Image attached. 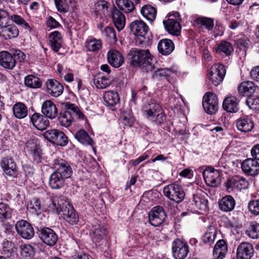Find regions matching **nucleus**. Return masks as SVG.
Masks as SVG:
<instances>
[{"label":"nucleus","mask_w":259,"mask_h":259,"mask_svg":"<svg viewBox=\"0 0 259 259\" xmlns=\"http://www.w3.org/2000/svg\"><path fill=\"white\" fill-rule=\"evenodd\" d=\"M242 170L251 176L256 175L259 173V163L254 158H247L241 163Z\"/></svg>","instance_id":"nucleus-20"},{"label":"nucleus","mask_w":259,"mask_h":259,"mask_svg":"<svg viewBox=\"0 0 259 259\" xmlns=\"http://www.w3.org/2000/svg\"><path fill=\"white\" fill-rule=\"evenodd\" d=\"M120 121L124 125L131 127L134 121V118L130 113L123 114L121 117Z\"/></svg>","instance_id":"nucleus-63"},{"label":"nucleus","mask_w":259,"mask_h":259,"mask_svg":"<svg viewBox=\"0 0 259 259\" xmlns=\"http://www.w3.org/2000/svg\"><path fill=\"white\" fill-rule=\"evenodd\" d=\"M52 166L56 169L57 174H59L65 179L69 178L72 174V169L65 160L61 158H56L52 161Z\"/></svg>","instance_id":"nucleus-7"},{"label":"nucleus","mask_w":259,"mask_h":259,"mask_svg":"<svg viewBox=\"0 0 259 259\" xmlns=\"http://www.w3.org/2000/svg\"><path fill=\"white\" fill-rule=\"evenodd\" d=\"M49 39L51 48L55 52H58L63 42L61 33L58 31H53L49 34Z\"/></svg>","instance_id":"nucleus-34"},{"label":"nucleus","mask_w":259,"mask_h":259,"mask_svg":"<svg viewBox=\"0 0 259 259\" xmlns=\"http://www.w3.org/2000/svg\"><path fill=\"white\" fill-rule=\"evenodd\" d=\"M75 139L80 143L85 145H93V140L88 133L84 130H80L75 135Z\"/></svg>","instance_id":"nucleus-43"},{"label":"nucleus","mask_w":259,"mask_h":259,"mask_svg":"<svg viewBox=\"0 0 259 259\" xmlns=\"http://www.w3.org/2000/svg\"><path fill=\"white\" fill-rule=\"evenodd\" d=\"M85 47L89 51L96 52L102 48V44L100 39L89 37L86 40Z\"/></svg>","instance_id":"nucleus-47"},{"label":"nucleus","mask_w":259,"mask_h":259,"mask_svg":"<svg viewBox=\"0 0 259 259\" xmlns=\"http://www.w3.org/2000/svg\"><path fill=\"white\" fill-rule=\"evenodd\" d=\"M164 195L176 203L181 202L185 197V193L182 187L176 183H171L164 187Z\"/></svg>","instance_id":"nucleus-5"},{"label":"nucleus","mask_w":259,"mask_h":259,"mask_svg":"<svg viewBox=\"0 0 259 259\" xmlns=\"http://www.w3.org/2000/svg\"><path fill=\"white\" fill-rule=\"evenodd\" d=\"M57 10L61 13H66L68 10V5L66 0H54Z\"/></svg>","instance_id":"nucleus-61"},{"label":"nucleus","mask_w":259,"mask_h":259,"mask_svg":"<svg viewBox=\"0 0 259 259\" xmlns=\"http://www.w3.org/2000/svg\"><path fill=\"white\" fill-rule=\"evenodd\" d=\"M238 90L241 96H249L254 93L256 87L253 82L246 81L239 84Z\"/></svg>","instance_id":"nucleus-36"},{"label":"nucleus","mask_w":259,"mask_h":259,"mask_svg":"<svg viewBox=\"0 0 259 259\" xmlns=\"http://www.w3.org/2000/svg\"><path fill=\"white\" fill-rule=\"evenodd\" d=\"M235 204V199L230 195L224 196L219 202L220 209L226 212L232 210L234 208Z\"/></svg>","instance_id":"nucleus-35"},{"label":"nucleus","mask_w":259,"mask_h":259,"mask_svg":"<svg viewBox=\"0 0 259 259\" xmlns=\"http://www.w3.org/2000/svg\"><path fill=\"white\" fill-rule=\"evenodd\" d=\"M172 254L176 259H184L189 253V246L186 242L176 239L172 242Z\"/></svg>","instance_id":"nucleus-11"},{"label":"nucleus","mask_w":259,"mask_h":259,"mask_svg":"<svg viewBox=\"0 0 259 259\" xmlns=\"http://www.w3.org/2000/svg\"><path fill=\"white\" fill-rule=\"evenodd\" d=\"M129 56L130 64L133 66L142 67L147 72L154 67L155 59L148 50L134 49L130 51Z\"/></svg>","instance_id":"nucleus-2"},{"label":"nucleus","mask_w":259,"mask_h":259,"mask_svg":"<svg viewBox=\"0 0 259 259\" xmlns=\"http://www.w3.org/2000/svg\"><path fill=\"white\" fill-rule=\"evenodd\" d=\"M130 27L131 31L135 35L144 39L145 38V36L149 30L148 25L141 20L134 21L131 23Z\"/></svg>","instance_id":"nucleus-17"},{"label":"nucleus","mask_w":259,"mask_h":259,"mask_svg":"<svg viewBox=\"0 0 259 259\" xmlns=\"http://www.w3.org/2000/svg\"><path fill=\"white\" fill-rule=\"evenodd\" d=\"M239 100L235 96L226 97L223 103V107L228 112L236 113L239 110Z\"/></svg>","instance_id":"nucleus-30"},{"label":"nucleus","mask_w":259,"mask_h":259,"mask_svg":"<svg viewBox=\"0 0 259 259\" xmlns=\"http://www.w3.org/2000/svg\"><path fill=\"white\" fill-rule=\"evenodd\" d=\"M246 104L248 107L254 110L259 109V97H249L246 100Z\"/></svg>","instance_id":"nucleus-60"},{"label":"nucleus","mask_w":259,"mask_h":259,"mask_svg":"<svg viewBox=\"0 0 259 259\" xmlns=\"http://www.w3.org/2000/svg\"><path fill=\"white\" fill-rule=\"evenodd\" d=\"M166 214L163 208L160 206H155L149 213V221L151 225L157 227L164 221Z\"/></svg>","instance_id":"nucleus-13"},{"label":"nucleus","mask_w":259,"mask_h":259,"mask_svg":"<svg viewBox=\"0 0 259 259\" xmlns=\"http://www.w3.org/2000/svg\"><path fill=\"white\" fill-rule=\"evenodd\" d=\"M19 34L18 28L13 25L8 24L0 29V36L6 40L16 37Z\"/></svg>","instance_id":"nucleus-32"},{"label":"nucleus","mask_w":259,"mask_h":259,"mask_svg":"<svg viewBox=\"0 0 259 259\" xmlns=\"http://www.w3.org/2000/svg\"><path fill=\"white\" fill-rule=\"evenodd\" d=\"M108 5L107 2L100 0L95 3V11L98 14L106 16L108 13Z\"/></svg>","instance_id":"nucleus-54"},{"label":"nucleus","mask_w":259,"mask_h":259,"mask_svg":"<svg viewBox=\"0 0 259 259\" xmlns=\"http://www.w3.org/2000/svg\"><path fill=\"white\" fill-rule=\"evenodd\" d=\"M142 15L146 19L153 22L156 18V10L150 5H145L141 9Z\"/></svg>","instance_id":"nucleus-45"},{"label":"nucleus","mask_w":259,"mask_h":259,"mask_svg":"<svg viewBox=\"0 0 259 259\" xmlns=\"http://www.w3.org/2000/svg\"><path fill=\"white\" fill-rule=\"evenodd\" d=\"M111 16L116 29L120 31L124 27L125 18L124 14L116 8H113L111 11Z\"/></svg>","instance_id":"nucleus-27"},{"label":"nucleus","mask_w":259,"mask_h":259,"mask_svg":"<svg viewBox=\"0 0 259 259\" xmlns=\"http://www.w3.org/2000/svg\"><path fill=\"white\" fill-rule=\"evenodd\" d=\"M253 248L248 242H242L237 247V259H250L252 256Z\"/></svg>","instance_id":"nucleus-25"},{"label":"nucleus","mask_w":259,"mask_h":259,"mask_svg":"<svg viewBox=\"0 0 259 259\" xmlns=\"http://www.w3.org/2000/svg\"><path fill=\"white\" fill-rule=\"evenodd\" d=\"M42 114L50 119H55L58 115V111L55 103L51 100L44 101L41 105Z\"/></svg>","instance_id":"nucleus-19"},{"label":"nucleus","mask_w":259,"mask_h":259,"mask_svg":"<svg viewBox=\"0 0 259 259\" xmlns=\"http://www.w3.org/2000/svg\"><path fill=\"white\" fill-rule=\"evenodd\" d=\"M197 24L200 25L202 29L211 30L213 27V21L212 19L207 17H200L196 20Z\"/></svg>","instance_id":"nucleus-53"},{"label":"nucleus","mask_w":259,"mask_h":259,"mask_svg":"<svg viewBox=\"0 0 259 259\" xmlns=\"http://www.w3.org/2000/svg\"><path fill=\"white\" fill-rule=\"evenodd\" d=\"M30 121L33 125L40 131L46 130L50 125V121L48 118L38 113H33L30 117Z\"/></svg>","instance_id":"nucleus-22"},{"label":"nucleus","mask_w":259,"mask_h":259,"mask_svg":"<svg viewBox=\"0 0 259 259\" xmlns=\"http://www.w3.org/2000/svg\"><path fill=\"white\" fill-rule=\"evenodd\" d=\"M202 106L206 112L215 114L218 110V99L214 93L207 92L203 97Z\"/></svg>","instance_id":"nucleus-8"},{"label":"nucleus","mask_w":259,"mask_h":259,"mask_svg":"<svg viewBox=\"0 0 259 259\" xmlns=\"http://www.w3.org/2000/svg\"><path fill=\"white\" fill-rule=\"evenodd\" d=\"M103 33L110 39L111 42H114L116 41L117 38L113 28L109 26L106 27L103 31Z\"/></svg>","instance_id":"nucleus-62"},{"label":"nucleus","mask_w":259,"mask_h":259,"mask_svg":"<svg viewBox=\"0 0 259 259\" xmlns=\"http://www.w3.org/2000/svg\"><path fill=\"white\" fill-rule=\"evenodd\" d=\"M35 253L34 247L30 244L21 246V255L25 259H33Z\"/></svg>","instance_id":"nucleus-51"},{"label":"nucleus","mask_w":259,"mask_h":259,"mask_svg":"<svg viewBox=\"0 0 259 259\" xmlns=\"http://www.w3.org/2000/svg\"><path fill=\"white\" fill-rule=\"evenodd\" d=\"M46 86L48 93L54 97L61 95L64 91L63 86L56 80L49 79L46 82Z\"/></svg>","instance_id":"nucleus-28"},{"label":"nucleus","mask_w":259,"mask_h":259,"mask_svg":"<svg viewBox=\"0 0 259 259\" xmlns=\"http://www.w3.org/2000/svg\"><path fill=\"white\" fill-rule=\"evenodd\" d=\"M39 232V237L44 243L51 246L56 244L58 237L53 229L50 228H43Z\"/></svg>","instance_id":"nucleus-16"},{"label":"nucleus","mask_w":259,"mask_h":259,"mask_svg":"<svg viewBox=\"0 0 259 259\" xmlns=\"http://www.w3.org/2000/svg\"><path fill=\"white\" fill-rule=\"evenodd\" d=\"M158 52L163 55L170 54L175 49L174 42L170 39L165 38L160 40L157 45Z\"/></svg>","instance_id":"nucleus-33"},{"label":"nucleus","mask_w":259,"mask_h":259,"mask_svg":"<svg viewBox=\"0 0 259 259\" xmlns=\"http://www.w3.org/2000/svg\"><path fill=\"white\" fill-rule=\"evenodd\" d=\"M163 23L166 30L170 34L179 35L181 32V26L180 22L174 18H169L166 21L163 20Z\"/></svg>","instance_id":"nucleus-31"},{"label":"nucleus","mask_w":259,"mask_h":259,"mask_svg":"<svg viewBox=\"0 0 259 259\" xmlns=\"http://www.w3.org/2000/svg\"><path fill=\"white\" fill-rule=\"evenodd\" d=\"M116 3L119 10L125 13L132 12L135 9L134 4L131 0H116Z\"/></svg>","instance_id":"nucleus-50"},{"label":"nucleus","mask_w":259,"mask_h":259,"mask_svg":"<svg viewBox=\"0 0 259 259\" xmlns=\"http://www.w3.org/2000/svg\"><path fill=\"white\" fill-rule=\"evenodd\" d=\"M227 251V247L225 240H219L214 247L213 256L215 259H222Z\"/></svg>","instance_id":"nucleus-38"},{"label":"nucleus","mask_w":259,"mask_h":259,"mask_svg":"<svg viewBox=\"0 0 259 259\" xmlns=\"http://www.w3.org/2000/svg\"><path fill=\"white\" fill-rule=\"evenodd\" d=\"M142 110L146 117L152 122L160 124L166 120L161 106L156 101L150 100L145 103L143 106Z\"/></svg>","instance_id":"nucleus-3"},{"label":"nucleus","mask_w":259,"mask_h":259,"mask_svg":"<svg viewBox=\"0 0 259 259\" xmlns=\"http://www.w3.org/2000/svg\"><path fill=\"white\" fill-rule=\"evenodd\" d=\"M13 112L14 116L19 119L24 118L28 114L27 106L22 102L15 104L13 107Z\"/></svg>","instance_id":"nucleus-40"},{"label":"nucleus","mask_w":259,"mask_h":259,"mask_svg":"<svg viewBox=\"0 0 259 259\" xmlns=\"http://www.w3.org/2000/svg\"><path fill=\"white\" fill-rule=\"evenodd\" d=\"M106 234V229L101 225L99 221L95 220L90 230V234L92 239L94 241L99 242Z\"/></svg>","instance_id":"nucleus-18"},{"label":"nucleus","mask_w":259,"mask_h":259,"mask_svg":"<svg viewBox=\"0 0 259 259\" xmlns=\"http://www.w3.org/2000/svg\"><path fill=\"white\" fill-rule=\"evenodd\" d=\"M249 212L254 215H259V199L250 200L247 205Z\"/></svg>","instance_id":"nucleus-57"},{"label":"nucleus","mask_w":259,"mask_h":259,"mask_svg":"<svg viewBox=\"0 0 259 259\" xmlns=\"http://www.w3.org/2000/svg\"><path fill=\"white\" fill-rule=\"evenodd\" d=\"M66 180L54 171L50 176L49 184L53 189H59L64 186Z\"/></svg>","instance_id":"nucleus-37"},{"label":"nucleus","mask_w":259,"mask_h":259,"mask_svg":"<svg viewBox=\"0 0 259 259\" xmlns=\"http://www.w3.org/2000/svg\"><path fill=\"white\" fill-rule=\"evenodd\" d=\"M9 19V13L5 10L0 9V28L8 24Z\"/></svg>","instance_id":"nucleus-64"},{"label":"nucleus","mask_w":259,"mask_h":259,"mask_svg":"<svg viewBox=\"0 0 259 259\" xmlns=\"http://www.w3.org/2000/svg\"><path fill=\"white\" fill-rule=\"evenodd\" d=\"M203 176L208 186L217 187L221 183L220 172L219 170L208 167L204 170Z\"/></svg>","instance_id":"nucleus-10"},{"label":"nucleus","mask_w":259,"mask_h":259,"mask_svg":"<svg viewBox=\"0 0 259 259\" xmlns=\"http://www.w3.org/2000/svg\"><path fill=\"white\" fill-rule=\"evenodd\" d=\"M113 78L110 75H105L99 72L96 74L93 82L96 87L99 89H104L109 87L112 83Z\"/></svg>","instance_id":"nucleus-24"},{"label":"nucleus","mask_w":259,"mask_h":259,"mask_svg":"<svg viewBox=\"0 0 259 259\" xmlns=\"http://www.w3.org/2000/svg\"><path fill=\"white\" fill-rule=\"evenodd\" d=\"M16 61L13 56L7 51L0 52V65L3 68L12 70L16 66Z\"/></svg>","instance_id":"nucleus-26"},{"label":"nucleus","mask_w":259,"mask_h":259,"mask_svg":"<svg viewBox=\"0 0 259 259\" xmlns=\"http://www.w3.org/2000/svg\"><path fill=\"white\" fill-rule=\"evenodd\" d=\"M48 211L60 214L62 218L71 225L77 223L79 217L73 207L63 196H53L48 204Z\"/></svg>","instance_id":"nucleus-1"},{"label":"nucleus","mask_w":259,"mask_h":259,"mask_svg":"<svg viewBox=\"0 0 259 259\" xmlns=\"http://www.w3.org/2000/svg\"><path fill=\"white\" fill-rule=\"evenodd\" d=\"M225 74V66L221 64L213 65L208 71L209 79L215 85H217L223 81Z\"/></svg>","instance_id":"nucleus-9"},{"label":"nucleus","mask_w":259,"mask_h":259,"mask_svg":"<svg viewBox=\"0 0 259 259\" xmlns=\"http://www.w3.org/2000/svg\"><path fill=\"white\" fill-rule=\"evenodd\" d=\"M249 183L244 178L239 176H236L228 180L226 183V189L230 192L234 189L238 190L246 189L248 188Z\"/></svg>","instance_id":"nucleus-15"},{"label":"nucleus","mask_w":259,"mask_h":259,"mask_svg":"<svg viewBox=\"0 0 259 259\" xmlns=\"http://www.w3.org/2000/svg\"><path fill=\"white\" fill-rule=\"evenodd\" d=\"M33 160L36 163L44 164L46 162V158L43 156L40 149L31 153Z\"/></svg>","instance_id":"nucleus-59"},{"label":"nucleus","mask_w":259,"mask_h":259,"mask_svg":"<svg viewBox=\"0 0 259 259\" xmlns=\"http://www.w3.org/2000/svg\"><path fill=\"white\" fill-rule=\"evenodd\" d=\"M39 148L37 139L36 138H30L26 143L25 149L29 154Z\"/></svg>","instance_id":"nucleus-56"},{"label":"nucleus","mask_w":259,"mask_h":259,"mask_svg":"<svg viewBox=\"0 0 259 259\" xmlns=\"http://www.w3.org/2000/svg\"><path fill=\"white\" fill-rule=\"evenodd\" d=\"M0 165L6 175L12 177L17 176L18 174L17 166L12 158L9 157L4 158L1 161Z\"/></svg>","instance_id":"nucleus-21"},{"label":"nucleus","mask_w":259,"mask_h":259,"mask_svg":"<svg viewBox=\"0 0 259 259\" xmlns=\"http://www.w3.org/2000/svg\"><path fill=\"white\" fill-rule=\"evenodd\" d=\"M245 233L252 239L259 238V224L255 222H250L245 231Z\"/></svg>","instance_id":"nucleus-48"},{"label":"nucleus","mask_w":259,"mask_h":259,"mask_svg":"<svg viewBox=\"0 0 259 259\" xmlns=\"http://www.w3.org/2000/svg\"><path fill=\"white\" fill-rule=\"evenodd\" d=\"M208 200L204 193H196L193 195L192 205L195 210L198 213L203 214L208 208Z\"/></svg>","instance_id":"nucleus-12"},{"label":"nucleus","mask_w":259,"mask_h":259,"mask_svg":"<svg viewBox=\"0 0 259 259\" xmlns=\"http://www.w3.org/2000/svg\"><path fill=\"white\" fill-rule=\"evenodd\" d=\"M43 136L48 141L53 144L64 146L68 143V138L65 134L58 129H51L45 131Z\"/></svg>","instance_id":"nucleus-6"},{"label":"nucleus","mask_w":259,"mask_h":259,"mask_svg":"<svg viewBox=\"0 0 259 259\" xmlns=\"http://www.w3.org/2000/svg\"><path fill=\"white\" fill-rule=\"evenodd\" d=\"M153 65V68L149 71L153 72L152 77L153 79H158L162 77L168 79V77L171 76L172 74L176 73V71L174 69L158 67L155 59H154Z\"/></svg>","instance_id":"nucleus-23"},{"label":"nucleus","mask_w":259,"mask_h":259,"mask_svg":"<svg viewBox=\"0 0 259 259\" xmlns=\"http://www.w3.org/2000/svg\"><path fill=\"white\" fill-rule=\"evenodd\" d=\"M217 233V230L213 226L208 227L206 232L202 237L203 242L209 244L213 243Z\"/></svg>","instance_id":"nucleus-49"},{"label":"nucleus","mask_w":259,"mask_h":259,"mask_svg":"<svg viewBox=\"0 0 259 259\" xmlns=\"http://www.w3.org/2000/svg\"><path fill=\"white\" fill-rule=\"evenodd\" d=\"M108 63L113 67L118 68L124 63L123 56L115 50H110L107 53Z\"/></svg>","instance_id":"nucleus-29"},{"label":"nucleus","mask_w":259,"mask_h":259,"mask_svg":"<svg viewBox=\"0 0 259 259\" xmlns=\"http://www.w3.org/2000/svg\"><path fill=\"white\" fill-rule=\"evenodd\" d=\"M12 22L17 25L18 26L21 27L22 28L27 29L29 31L32 30L31 27L30 25L25 21L23 16L17 14H13L10 15V19Z\"/></svg>","instance_id":"nucleus-42"},{"label":"nucleus","mask_w":259,"mask_h":259,"mask_svg":"<svg viewBox=\"0 0 259 259\" xmlns=\"http://www.w3.org/2000/svg\"><path fill=\"white\" fill-rule=\"evenodd\" d=\"M15 228L17 233L24 239H30L34 236V229L26 221L21 220L17 222Z\"/></svg>","instance_id":"nucleus-14"},{"label":"nucleus","mask_w":259,"mask_h":259,"mask_svg":"<svg viewBox=\"0 0 259 259\" xmlns=\"http://www.w3.org/2000/svg\"><path fill=\"white\" fill-rule=\"evenodd\" d=\"M215 51L219 53H223L228 56H230L233 51L232 45L229 42L222 41L218 44L215 47Z\"/></svg>","instance_id":"nucleus-46"},{"label":"nucleus","mask_w":259,"mask_h":259,"mask_svg":"<svg viewBox=\"0 0 259 259\" xmlns=\"http://www.w3.org/2000/svg\"><path fill=\"white\" fill-rule=\"evenodd\" d=\"M14 252V245L11 242L5 241L3 242L2 253L7 257H10Z\"/></svg>","instance_id":"nucleus-58"},{"label":"nucleus","mask_w":259,"mask_h":259,"mask_svg":"<svg viewBox=\"0 0 259 259\" xmlns=\"http://www.w3.org/2000/svg\"><path fill=\"white\" fill-rule=\"evenodd\" d=\"M13 209L7 204L0 203V221L8 220L11 218Z\"/></svg>","instance_id":"nucleus-52"},{"label":"nucleus","mask_w":259,"mask_h":259,"mask_svg":"<svg viewBox=\"0 0 259 259\" xmlns=\"http://www.w3.org/2000/svg\"><path fill=\"white\" fill-rule=\"evenodd\" d=\"M65 107L67 110L61 112L58 115V120L60 125L65 127L70 126L73 120L74 116L78 119H82L83 115L77 106L70 103H66Z\"/></svg>","instance_id":"nucleus-4"},{"label":"nucleus","mask_w":259,"mask_h":259,"mask_svg":"<svg viewBox=\"0 0 259 259\" xmlns=\"http://www.w3.org/2000/svg\"><path fill=\"white\" fill-rule=\"evenodd\" d=\"M25 84L31 88H38L41 86L39 79L33 75H28L24 79Z\"/></svg>","instance_id":"nucleus-55"},{"label":"nucleus","mask_w":259,"mask_h":259,"mask_svg":"<svg viewBox=\"0 0 259 259\" xmlns=\"http://www.w3.org/2000/svg\"><path fill=\"white\" fill-rule=\"evenodd\" d=\"M27 209L30 213L38 215L41 211L40 200L37 198L32 199L27 203Z\"/></svg>","instance_id":"nucleus-44"},{"label":"nucleus","mask_w":259,"mask_h":259,"mask_svg":"<svg viewBox=\"0 0 259 259\" xmlns=\"http://www.w3.org/2000/svg\"><path fill=\"white\" fill-rule=\"evenodd\" d=\"M103 99L107 104L111 106H114L119 102L118 94L114 91L105 92L103 95Z\"/></svg>","instance_id":"nucleus-41"},{"label":"nucleus","mask_w":259,"mask_h":259,"mask_svg":"<svg viewBox=\"0 0 259 259\" xmlns=\"http://www.w3.org/2000/svg\"><path fill=\"white\" fill-rule=\"evenodd\" d=\"M253 126L252 121L247 117H240L236 122L238 130L242 132H250Z\"/></svg>","instance_id":"nucleus-39"}]
</instances>
